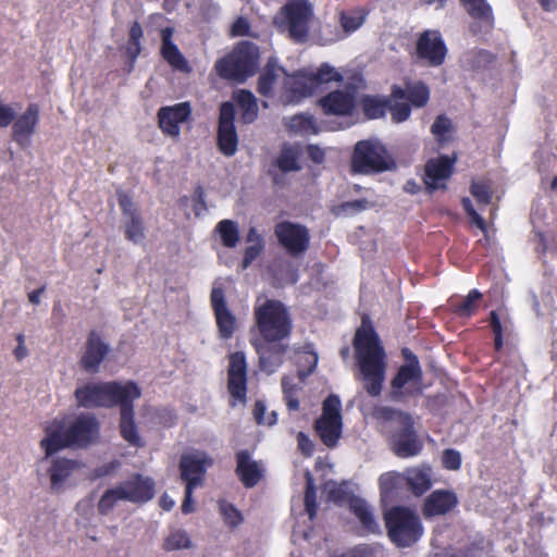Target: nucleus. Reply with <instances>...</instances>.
Wrapping results in <instances>:
<instances>
[{
	"label": "nucleus",
	"instance_id": "f257e3e1",
	"mask_svg": "<svg viewBox=\"0 0 557 557\" xmlns=\"http://www.w3.org/2000/svg\"><path fill=\"white\" fill-rule=\"evenodd\" d=\"M352 347L358 369L356 379L361 382L369 396L379 397L385 381L387 354L368 314L361 317L360 326L355 331Z\"/></svg>",
	"mask_w": 557,
	"mask_h": 557
},
{
	"label": "nucleus",
	"instance_id": "f03ea898",
	"mask_svg": "<svg viewBox=\"0 0 557 557\" xmlns=\"http://www.w3.org/2000/svg\"><path fill=\"white\" fill-rule=\"evenodd\" d=\"M430 100V88L423 81L406 83L405 87L393 85L389 96L363 95L359 104L368 120H377L391 113L394 123L409 120L413 108H423Z\"/></svg>",
	"mask_w": 557,
	"mask_h": 557
},
{
	"label": "nucleus",
	"instance_id": "7ed1b4c3",
	"mask_svg": "<svg viewBox=\"0 0 557 557\" xmlns=\"http://www.w3.org/2000/svg\"><path fill=\"white\" fill-rule=\"evenodd\" d=\"M40 446L47 457L64 448H87L100 434V423L91 413H82L65 429L63 420L54 419L45 429Z\"/></svg>",
	"mask_w": 557,
	"mask_h": 557
},
{
	"label": "nucleus",
	"instance_id": "20e7f679",
	"mask_svg": "<svg viewBox=\"0 0 557 557\" xmlns=\"http://www.w3.org/2000/svg\"><path fill=\"white\" fill-rule=\"evenodd\" d=\"M343 75L329 63H322L315 71L302 69L284 78L282 101L296 104L313 96L323 85L342 83Z\"/></svg>",
	"mask_w": 557,
	"mask_h": 557
},
{
	"label": "nucleus",
	"instance_id": "39448f33",
	"mask_svg": "<svg viewBox=\"0 0 557 557\" xmlns=\"http://www.w3.org/2000/svg\"><path fill=\"white\" fill-rule=\"evenodd\" d=\"M255 327L263 341H286L293 332L288 308L278 299L258 297L253 306Z\"/></svg>",
	"mask_w": 557,
	"mask_h": 557
},
{
	"label": "nucleus",
	"instance_id": "423d86ee",
	"mask_svg": "<svg viewBox=\"0 0 557 557\" xmlns=\"http://www.w3.org/2000/svg\"><path fill=\"white\" fill-rule=\"evenodd\" d=\"M78 407L83 408H113L119 406L128 396H141V389L133 382L122 384L116 381L87 383L75 389Z\"/></svg>",
	"mask_w": 557,
	"mask_h": 557
},
{
	"label": "nucleus",
	"instance_id": "0eeeda50",
	"mask_svg": "<svg viewBox=\"0 0 557 557\" xmlns=\"http://www.w3.org/2000/svg\"><path fill=\"white\" fill-rule=\"evenodd\" d=\"M389 541L398 548L416 545L424 534L420 516L410 507L393 506L383 513Z\"/></svg>",
	"mask_w": 557,
	"mask_h": 557
},
{
	"label": "nucleus",
	"instance_id": "6e6552de",
	"mask_svg": "<svg viewBox=\"0 0 557 557\" xmlns=\"http://www.w3.org/2000/svg\"><path fill=\"white\" fill-rule=\"evenodd\" d=\"M400 355L404 363L389 382V397L394 401H403L422 393L423 370L418 356L408 347H403Z\"/></svg>",
	"mask_w": 557,
	"mask_h": 557
},
{
	"label": "nucleus",
	"instance_id": "1a4fd4ad",
	"mask_svg": "<svg viewBox=\"0 0 557 557\" xmlns=\"http://www.w3.org/2000/svg\"><path fill=\"white\" fill-rule=\"evenodd\" d=\"M394 168L395 161L379 141L363 139L356 143L350 159L352 174H379Z\"/></svg>",
	"mask_w": 557,
	"mask_h": 557
},
{
	"label": "nucleus",
	"instance_id": "9d476101",
	"mask_svg": "<svg viewBox=\"0 0 557 557\" xmlns=\"http://www.w3.org/2000/svg\"><path fill=\"white\" fill-rule=\"evenodd\" d=\"M258 59V49L250 42H242L228 55L219 60L215 69L222 78L243 83L255 74Z\"/></svg>",
	"mask_w": 557,
	"mask_h": 557
},
{
	"label": "nucleus",
	"instance_id": "9b49d317",
	"mask_svg": "<svg viewBox=\"0 0 557 557\" xmlns=\"http://www.w3.org/2000/svg\"><path fill=\"white\" fill-rule=\"evenodd\" d=\"M321 442L329 448L337 445L343 432L342 403L337 395L330 394L322 403V414L313 425Z\"/></svg>",
	"mask_w": 557,
	"mask_h": 557
},
{
	"label": "nucleus",
	"instance_id": "f8f14e48",
	"mask_svg": "<svg viewBox=\"0 0 557 557\" xmlns=\"http://www.w3.org/2000/svg\"><path fill=\"white\" fill-rule=\"evenodd\" d=\"M388 442L392 451L399 458L414 457L422 451L423 442L410 413H399V424L391 432Z\"/></svg>",
	"mask_w": 557,
	"mask_h": 557
},
{
	"label": "nucleus",
	"instance_id": "ddd939ff",
	"mask_svg": "<svg viewBox=\"0 0 557 557\" xmlns=\"http://www.w3.org/2000/svg\"><path fill=\"white\" fill-rule=\"evenodd\" d=\"M447 53L448 49L441 33L425 29L418 35L412 57L422 65L438 67L445 63Z\"/></svg>",
	"mask_w": 557,
	"mask_h": 557
},
{
	"label": "nucleus",
	"instance_id": "4468645a",
	"mask_svg": "<svg viewBox=\"0 0 557 557\" xmlns=\"http://www.w3.org/2000/svg\"><path fill=\"white\" fill-rule=\"evenodd\" d=\"M274 236L278 245L292 257L304 255L310 247V233L307 226L281 221L274 225Z\"/></svg>",
	"mask_w": 557,
	"mask_h": 557
},
{
	"label": "nucleus",
	"instance_id": "2eb2a0df",
	"mask_svg": "<svg viewBox=\"0 0 557 557\" xmlns=\"http://www.w3.org/2000/svg\"><path fill=\"white\" fill-rule=\"evenodd\" d=\"M236 110L234 103H221L219 112L216 146L225 157H233L238 149V135L235 127Z\"/></svg>",
	"mask_w": 557,
	"mask_h": 557
},
{
	"label": "nucleus",
	"instance_id": "dca6fc26",
	"mask_svg": "<svg viewBox=\"0 0 557 557\" xmlns=\"http://www.w3.org/2000/svg\"><path fill=\"white\" fill-rule=\"evenodd\" d=\"M288 33L292 39L297 42H305L309 36V20L312 10L309 3L304 0L288 1L282 9Z\"/></svg>",
	"mask_w": 557,
	"mask_h": 557
},
{
	"label": "nucleus",
	"instance_id": "f3484780",
	"mask_svg": "<svg viewBox=\"0 0 557 557\" xmlns=\"http://www.w3.org/2000/svg\"><path fill=\"white\" fill-rule=\"evenodd\" d=\"M227 391L231 396V406L246 404L247 401V362L243 351L230 355L227 369Z\"/></svg>",
	"mask_w": 557,
	"mask_h": 557
},
{
	"label": "nucleus",
	"instance_id": "a211bd4d",
	"mask_svg": "<svg viewBox=\"0 0 557 557\" xmlns=\"http://www.w3.org/2000/svg\"><path fill=\"white\" fill-rule=\"evenodd\" d=\"M318 106L327 116H351L357 107V89H335L319 98Z\"/></svg>",
	"mask_w": 557,
	"mask_h": 557
},
{
	"label": "nucleus",
	"instance_id": "6ab92c4d",
	"mask_svg": "<svg viewBox=\"0 0 557 557\" xmlns=\"http://www.w3.org/2000/svg\"><path fill=\"white\" fill-rule=\"evenodd\" d=\"M210 302L215 318L219 337L224 341L231 339L238 327V323L235 314L227 306L222 286H214L212 288Z\"/></svg>",
	"mask_w": 557,
	"mask_h": 557
},
{
	"label": "nucleus",
	"instance_id": "aec40b11",
	"mask_svg": "<svg viewBox=\"0 0 557 557\" xmlns=\"http://www.w3.org/2000/svg\"><path fill=\"white\" fill-rule=\"evenodd\" d=\"M117 487L124 502L135 505H144L150 502L156 495V482L151 476L140 473L131 474Z\"/></svg>",
	"mask_w": 557,
	"mask_h": 557
},
{
	"label": "nucleus",
	"instance_id": "412c9836",
	"mask_svg": "<svg viewBox=\"0 0 557 557\" xmlns=\"http://www.w3.org/2000/svg\"><path fill=\"white\" fill-rule=\"evenodd\" d=\"M117 202L124 216L125 238L133 244L141 243L146 238V227L138 208L126 193H117Z\"/></svg>",
	"mask_w": 557,
	"mask_h": 557
},
{
	"label": "nucleus",
	"instance_id": "4be33fe9",
	"mask_svg": "<svg viewBox=\"0 0 557 557\" xmlns=\"http://www.w3.org/2000/svg\"><path fill=\"white\" fill-rule=\"evenodd\" d=\"M193 109L188 101L178 102L173 106H164L158 110V126L161 132L172 138H178L180 125L191 119Z\"/></svg>",
	"mask_w": 557,
	"mask_h": 557
},
{
	"label": "nucleus",
	"instance_id": "5701e85b",
	"mask_svg": "<svg viewBox=\"0 0 557 557\" xmlns=\"http://www.w3.org/2000/svg\"><path fill=\"white\" fill-rule=\"evenodd\" d=\"M259 357V367L269 374L275 372L284 362L288 345L284 341H263L261 338L252 339Z\"/></svg>",
	"mask_w": 557,
	"mask_h": 557
},
{
	"label": "nucleus",
	"instance_id": "b1692460",
	"mask_svg": "<svg viewBox=\"0 0 557 557\" xmlns=\"http://www.w3.org/2000/svg\"><path fill=\"white\" fill-rule=\"evenodd\" d=\"M40 116L37 103H29L26 110L12 122V138L21 147H27L36 133Z\"/></svg>",
	"mask_w": 557,
	"mask_h": 557
},
{
	"label": "nucleus",
	"instance_id": "393cba45",
	"mask_svg": "<svg viewBox=\"0 0 557 557\" xmlns=\"http://www.w3.org/2000/svg\"><path fill=\"white\" fill-rule=\"evenodd\" d=\"M213 460L205 453L184 454L180 459L181 478L186 486L194 484L197 487L202 484L207 467L211 466Z\"/></svg>",
	"mask_w": 557,
	"mask_h": 557
},
{
	"label": "nucleus",
	"instance_id": "a878e982",
	"mask_svg": "<svg viewBox=\"0 0 557 557\" xmlns=\"http://www.w3.org/2000/svg\"><path fill=\"white\" fill-rule=\"evenodd\" d=\"M458 505V497L450 490H435L429 494L421 507V512L425 519L445 516L453 511Z\"/></svg>",
	"mask_w": 557,
	"mask_h": 557
},
{
	"label": "nucleus",
	"instance_id": "bb28decb",
	"mask_svg": "<svg viewBox=\"0 0 557 557\" xmlns=\"http://www.w3.org/2000/svg\"><path fill=\"white\" fill-rule=\"evenodd\" d=\"M140 396L131 395L123 400L120 407L119 430L122 438L133 447H143L144 441L139 435L138 426L135 422L134 401Z\"/></svg>",
	"mask_w": 557,
	"mask_h": 557
},
{
	"label": "nucleus",
	"instance_id": "cd10ccee",
	"mask_svg": "<svg viewBox=\"0 0 557 557\" xmlns=\"http://www.w3.org/2000/svg\"><path fill=\"white\" fill-rule=\"evenodd\" d=\"M109 351V345L102 341L96 331H91L88 334L85 351L79 359V364L86 372L97 373Z\"/></svg>",
	"mask_w": 557,
	"mask_h": 557
},
{
	"label": "nucleus",
	"instance_id": "c85d7f7f",
	"mask_svg": "<svg viewBox=\"0 0 557 557\" xmlns=\"http://www.w3.org/2000/svg\"><path fill=\"white\" fill-rule=\"evenodd\" d=\"M236 458V475L247 488L255 487L263 478V467L259 461L251 458V454L247 449L238 450Z\"/></svg>",
	"mask_w": 557,
	"mask_h": 557
},
{
	"label": "nucleus",
	"instance_id": "c756f323",
	"mask_svg": "<svg viewBox=\"0 0 557 557\" xmlns=\"http://www.w3.org/2000/svg\"><path fill=\"white\" fill-rule=\"evenodd\" d=\"M455 162L456 158L440 156L437 158L430 159L425 163L424 184L430 191L438 188L437 183L440 181H446L453 175Z\"/></svg>",
	"mask_w": 557,
	"mask_h": 557
},
{
	"label": "nucleus",
	"instance_id": "7c9ffc66",
	"mask_svg": "<svg viewBox=\"0 0 557 557\" xmlns=\"http://www.w3.org/2000/svg\"><path fill=\"white\" fill-rule=\"evenodd\" d=\"M349 510L360 522L363 535L381 534V528L375 519L373 509L366 499L351 497Z\"/></svg>",
	"mask_w": 557,
	"mask_h": 557
},
{
	"label": "nucleus",
	"instance_id": "2f4dec72",
	"mask_svg": "<svg viewBox=\"0 0 557 557\" xmlns=\"http://www.w3.org/2000/svg\"><path fill=\"white\" fill-rule=\"evenodd\" d=\"M173 33L172 27H165L161 30V55L173 69L184 71L188 67V64L177 46L172 41Z\"/></svg>",
	"mask_w": 557,
	"mask_h": 557
},
{
	"label": "nucleus",
	"instance_id": "473e14b6",
	"mask_svg": "<svg viewBox=\"0 0 557 557\" xmlns=\"http://www.w3.org/2000/svg\"><path fill=\"white\" fill-rule=\"evenodd\" d=\"M78 468V462L72 459L58 457L52 460L49 468L51 488H59Z\"/></svg>",
	"mask_w": 557,
	"mask_h": 557
},
{
	"label": "nucleus",
	"instance_id": "72a5a7b5",
	"mask_svg": "<svg viewBox=\"0 0 557 557\" xmlns=\"http://www.w3.org/2000/svg\"><path fill=\"white\" fill-rule=\"evenodd\" d=\"M281 75L286 76L285 69L269 61L259 76L257 91L263 97H271L274 85Z\"/></svg>",
	"mask_w": 557,
	"mask_h": 557
},
{
	"label": "nucleus",
	"instance_id": "f704fd0d",
	"mask_svg": "<svg viewBox=\"0 0 557 557\" xmlns=\"http://www.w3.org/2000/svg\"><path fill=\"white\" fill-rule=\"evenodd\" d=\"M408 488L414 496H422L432 486L430 469L413 468L407 471L405 476Z\"/></svg>",
	"mask_w": 557,
	"mask_h": 557
},
{
	"label": "nucleus",
	"instance_id": "c9c22d12",
	"mask_svg": "<svg viewBox=\"0 0 557 557\" xmlns=\"http://www.w3.org/2000/svg\"><path fill=\"white\" fill-rule=\"evenodd\" d=\"M460 4L471 18L493 27V10L486 0H460Z\"/></svg>",
	"mask_w": 557,
	"mask_h": 557
},
{
	"label": "nucleus",
	"instance_id": "e433bc0d",
	"mask_svg": "<svg viewBox=\"0 0 557 557\" xmlns=\"http://www.w3.org/2000/svg\"><path fill=\"white\" fill-rule=\"evenodd\" d=\"M482 299L483 294L473 288L459 302L453 304V312L461 319L471 318L478 312Z\"/></svg>",
	"mask_w": 557,
	"mask_h": 557
},
{
	"label": "nucleus",
	"instance_id": "4c0bfd02",
	"mask_svg": "<svg viewBox=\"0 0 557 557\" xmlns=\"http://www.w3.org/2000/svg\"><path fill=\"white\" fill-rule=\"evenodd\" d=\"M235 99L240 109L242 122L245 124L255 122L258 117V103L253 94L250 90L242 89Z\"/></svg>",
	"mask_w": 557,
	"mask_h": 557
},
{
	"label": "nucleus",
	"instance_id": "58836bf2",
	"mask_svg": "<svg viewBox=\"0 0 557 557\" xmlns=\"http://www.w3.org/2000/svg\"><path fill=\"white\" fill-rule=\"evenodd\" d=\"M290 132L301 135H317L320 132V127L313 115L310 113L295 114L289 119L287 124Z\"/></svg>",
	"mask_w": 557,
	"mask_h": 557
},
{
	"label": "nucleus",
	"instance_id": "ea45409f",
	"mask_svg": "<svg viewBox=\"0 0 557 557\" xmlns=\"http://www.w3.org/2000/svg\"><path fill=\"white\" fill-rule=\"evenodd\" d=\"M367 15L368 11L363 9L342 11L339 14V24L343 35L347 37L358 30L364 24Z\"/></svg>",
	"mask_w": 557,
	"mask_h": 557
},
{
	"label": "nucleus",
	"instance_id": "a19ab883",
	"mask_svg": "<svg viewBox=\"0 0 557 557\" xmlns=\"http://www.w3.org/2000/svg\"><path fill=\"white\" fill-rule=\"evenodd\" d=\"M144 37L143 27L139 22L135 21L129 26L128 39L125 47V53L129 60L131 66L135 64L137 58L141 53V39Z\"/></svg>",
	"mask_w": 557,
	"mask_h": 557
},
{
	"label": "nucleus",
	"instance_id": "79ce46f5",
	"mask_svg": "<svg viewBox=\"0 0 557 557\" xmlns=\"http://www.w3.org/2000/svg\"><path fill=\"white\" fill-rule=\"evenodd\" d=\"M404 478L396 471L385 472L379 478L380 495L383 500L392 499L396 496Z\"/></svg>",
	"mask_w": 557,
	"mask_h": 557
},
{
	"label": "nucleus",
	"instance_id": "37998d69",
	"mask_svg": "<svg viewBox=\"0 0 557 557\" xmlns=\"http://www.w3.org/2000/svg\"><path fill=\"white\" fill-rule=\"evenodd\" d=\"M274 163L283 173L296 172L301 169L298 162V152L288 145L283 146Z\"/></svg>",
	"mask_w": 557,
	"mask_h": 557
},
{
	"label": "nucleus",
	"instance_id": "c03bdc74",
	"mask_svg": "<svg viewBox=\"0 0 557 557\" xmlns=\"http://www.w3.org/2000/svg\"><path fill=\"white\" fill-rule=\"evenodd\" d=\"M215 230L220 234L224 247L234 248L239 242V231L236 222L227 219L222 220L216 224Z\"/></svg>",
	"mask_w": 557,
	"mask_h": 557
},
{
	"label": "nucleus",
	"instance_id": "a18cd8bd",
	"mask_svg": "<svg viewBox=\"0 0 557 557\" xmlns=\"http://www.w3.org/2000/svg\"><path fill=\"white\" fill-rule=\"evenodd\" d=\"M120 500H123L120 488L117 486L108 488L97 504L99 515L108 516Z\"/></svg>",
	"mask_w": 557,
	"mask_h": 557
},
{
	"label": "nucleus",
	"instance_id": "49530a36",
	"mask_svg": "<svg viewBox=\"0 0 557 557\" xmlns=\"http://www.w3.org/2000/svg\"><path fill=\"white\" fill-rule=\"evenodd\" d=\"M219 509L225 524L230 528L234 529L244 522L242 512L233 504L221 500Z\"/></svg>",
	"mask_w": 557,
	"mask_h": 557
},
{
	"label": "nucleus",
	"instance_id": "de8ad7c7",
	"mask_svg": "<svg viewBox=\"0 0 557 557\" xmlns=\"http://www.w3.org/2000/svg\"><path fill=\"white\" fill-rule=\"evenodd\" d=\"M305 508L310 520H313L318 511L317 488L310 473H307L306 491H305Z\"/></svg>",
	"mask_w": 557,
	"mask_h": 557
},
{
	"label": "nucleus",
	"instance_id": "09e8293b",
	"mask_svg": "<svg viewBox=\"0 0 557 557\" xmlns=\"http://www.w3.org/2000/svg\"><path fill=\"white\" fill-rule=\"evenodd\" d=\"M191 541L188 534L183 530H176L165 539L164 549L168 552L189 548Z\"/></svg>",
	"mask_w": 557,
	"mask_h": 557
},
{
	"label": "nucleus",
	"instance_id": "8fccbe9b",
	"mask_svg": "<svg viewBox=\"0 0 557 557\" xmlns=\"http://www.w3.org/2000/svg\"><path fill=\"white\" fill-rule=\"evenodd\" d=\"M345 38L342 30H339L336 25L333 24H324L320 27L318 39L320 45L327 46L334 42H337Z\"/></svg>",
	"mask_w": 557,
	"mask_h": 557
},
{
	"label": "nucleus",
	"instance_id": "3c124183",
	"mask_svg": "<svg viewBox=\"0 0 557 557\" xmlns=\"http://www.w3.org/2000/svg\"><path fill=\"white\" fill-rule=\"evenodd\" d=\"M453 128L451 121L446 115H438L431 126V133L436 137L440 144L447 140L446 134L450 133Z\"/></svg>",
	"mask_w": 557,
	"mask_h": 557
},
{
	"label": "nucleus",
	"instance_id": "603ef678",
	"mask_svg": "<svg viewBox=\"0 0 557 557\" xmlns=\"http://www.w3.org/2000/svg\"><path fill=\"white\" fill-rule=\"evenodd\" d=\"M327 494L329 498L336 504H343L347 502L350 505L351 497H356L351 492L348 491L346 482H342L341 484H334L327 491Z\"/></svg>",
	"mask_w": 557,
	"mask_h": 557
},
{
	"label": "nucleus",
	"instance_id": "864d4df0",
	"mask_svg": "<svg viewBox=\"0 0 557 557\" xmlns=\"http://www.w3.org/2000/svg\"><path fill=\"white\" fill-rule=\"evenodd\" d=\"M282 389H283L284 400L286 403L288 410H292V411L298 410L299 409V400L296 395V386L294 384H290L286 376H284L282 379Z\"/></svg>",
	"mask_w": 557,
	"mask_h": 557
},
{
	"label": "nucleus",
	"instance_id": "5fc2aeb1",
	"mask_svg": "<svg viewBox=\"0 0 557 557\" xmlns=\"http://www.w3.org/2000/svg\"><path fill=\"white\" fill-rule=\"evenodd\" d=\"M267 407L262 400H257L253 407V419L258 424L273 425L277 421V416L274 411H272L268 417H265Z\"/></svg>",
	"mask_w": 557,
	"mask_h": 557
},
{
	"label": "nucleus",
	"instance_id": "6e6d98bb",
	"mask_svg": "<svg viewBox=\"0 0 557 557\" xmlns=\"http://www.w3.org/2000/svg\"><path fill=\"white\" fill-rule=\"evenodd\" d=\"M470 191L479 203L488 205L492 200V190L486 183L472 182Z\"/></svg>",
	"mask_w": 557,
	"mask_h": 557
},
{
	"label": "nucleus",
	"instance_id": "4d7b16f0",
	"mask_svg": "<svg viewBox=\"0 0 557 557\" xmlns=\"http://www.w3.org/2000/svg\"><path fill=\"white\" fill-rule=\"evenodd\" d=\"M490 325L492 332L494 334V348L496 351H500L503 349V325L500 319L495 310L490 312Z\"/></svg>",
	"mask_w": 557,
	"mask_h": 557
},
{
	"label": "nucleus",
	"instance_id": "13d9d810",
	"mask_svg": "<svg viewBox=\"0 0 557 557\" xmlns=\"http://www.w3.org/2000/svg\"><path fill=\"white\" fill-rule=\"evenodd\" d=\"M461 455L458 450L447 448L442 454V466L446 470L457 471L461 468Z\"/></svg>",
	"mask_w": 557,
	"mask_h": 557
},
{
	"label": "nucleus",
	"instance_id": "bf43d9fd",
	"mask_svg": "<svg viewBox=\"0 0 557 557\" xmlns=\"http://www.w3.org/2000/svg\"><path fill=\"white\" fill-rule=\"evenodd\" d=\"M399 413H405L404 411L396 410L392 407L387 406H381L376 407L373 411V417L376 420L388 422L394 421L397 424H399Z\"/></svg>",
	"mask_w": 557,
	"mask_h": 557
},
{
	"label": "nucleus",
	"instance_id": "052dcab7",
	"mask_svg": "<svg viewBox=\"0 0 557 557\" xmlns=\"http://www.w3.org/2000/svg\"><path fill=\"white\" fill-rule=\"evenodd\" d=\"M264 249V244H252L247 246L244 251V257L240 263V268L246 270L251 263L261 255Z\"/></svg>",
	"mask_w": 557,
	"mask_h": 557
},
{
	"label": "nucleus",
	"instance_id": "680f3d73",
	"mask_svg": "<svg viewBox=\"0 0 557 557\" xmlns=\"http://www.w3.org/2000/svg\"><path fill=\"white\" fill-rule=\"evenodd\" d=\"M15 120V110L12 106L0 100V128H5Z\"/></svg>",
	"mask_w": 557,
	"mask_h": 557
},
{
	"label": "nucleus",
	"instance_id": "e2e57ef3",
	"mask_svg": "<svg viewBox=\"0 0 557 557\" xmlns=\"http://www.w3.org/2000/svg\"><path fill=\"white\" fill-rule=\"evenodd\" d=\"M298 449L305 457H311L314 451V445L309 436L304 432L297 434Z\"/></svg>",
	"mask_w": 557,
	"mask_h": 557
},
{
	"label": "nucleus",
	"instance_id": "0e129e2a",
	"mask_svg": "<svg viewBox=\"0 0 557 557\" xmlns=\"http://www.w3.org/2000/svg\"><path fill=\"white\" fill-rule=\"evenodd\" d=\"M369 207V201L364 198L345 201L341 205V209L347 213H357L366 210Z\"/></svg>",
	"mask_w": 557,
	"mask_h": 557
},
{
	"label": "nucleus",
	"instance_id": "69168bd1",
	"mask_svg": "<svg viewBox=\"0 0 557 557\" xmlns=\"http://www.w3.org/2000/svg\"><path fill=\"white\" fill-rule=\"evenodd\" d=\"M117 467H119L117 461H110L100 467H97L96 469L92 470V472L90 474V480H97L100 478L108 476V475L112 474Z\"/></svg>",
	"mask_w": 557,
	"mask_h": 557
},
{
	"label": "nucleus",
	"instance_id": "338daca9",
	"mask_svg": "<svg viewBox=\"0 0 557 557\" xmlns=\"http://www.w3.org/2000/svg\"><path fill=\"white\" fill-rule=\"evenodd\" d=\"M250 29V25L245 17H238L231 28L233 36H247Z\"/></svg>",
	"mask_w": 557,
	"mask_h": 557
},
{
	"label": "nucleus",
	"instance_id": "774afa93",
	"mask_svg": "<svg viewBox=\"0 0 557 557\" xmlns=\"http://www.w3.org/2000/svg\"><path fill=\"white\" fill-rule=\"evenodd\" d=\"M483 549V541L473 542L466 548L460 549L458 557H481L478 554L482 553Z\"/></svg>",
	"mask_w": 557,
	"mask_h": 557
}]
</instances>
